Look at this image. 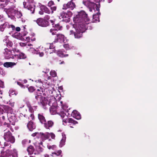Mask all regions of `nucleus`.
Returning a JSON list of instances; mask_svg holds the SVG:
<instances>
[{"label":"nucleus","instance_id":"obj_1","mask_svg":"<svg viewBox=\"0 0 157 157\" xmlns=\"http://www.w3.org/2000/svg\"><path fill=\"white\" fill-rule=\"evenodd\" d=\"M76 23L73 25V29L70 31V35L74 34L75 38L82 37V33L87 29V25L89 23V19L87 14L84 11L79 12L73 19Z\"/></svg>","mask_w":157,"mask_h":157},{"label":"nucleus","instance_id":"obj_2","mask_svg":"<svg viewBox=\"0 0 157 157\" xmlns=\"http://www.w3.org/2000/svg\"><path fill=\"white\" fill-rule=\"evenodd\" d=\"M37 103L42 106L44 109L50 108V112L52 115L57 113V103L54 98L50 99L49 101L46 98L41 95L36 94L35 97Z\"/></svg>","mask_w":157,"mask_h":157},{"label":"nucleus","instance_id":"obj_3","mask_svg":"<svg viewBox=\"0 0 157 157\" xmlns=\"http://www.w3.org/2000/svg\"><path fill=\"white\" fill-rule=\"evenodd\" d=\"M83 4L89 9L90 11L94 10L96 13L93 15V19L95 21L99 22V16L101 13L99 12V6H98V4L89 1H84Z\"/></svg>","mask_w":157,"mask_h":157},{"label":"nucleus","instance_id":"obj_4","mask_svg":"<svg viewBox=\"0 0 157 157\" xmlns=\"http://www.w3.org/2000/svg\"><path fill=\"white\" fill-rule=\"evenodd\" d=\"M4 54L5 58L6 59H14L15 60V58H14L15 55H13L12 54V52L13 51L14 53L15 52H19V50L15 48H13L11 50H9L7 48H6L4 49Z\"/></svg>","mask_w":157,"mask_h":157},{"label":"nucleus","instance_id":"obj_5","mask_svg":"<svg viewBox=\"0 0 157 157\" xmlns=\"http://www.w3.org/2000/svg\"><path fill=\"white\" fill-rule=\"evenodd\" d=\"M1 154L0 157H17V152L15 149L13 150V152L10 150H7L5 151L2 150Z\"/></svg>","mask_w":157,"mask_h":157},{"label":"nucleus","instance_id":"obj_6","mask_svg":"<svg viewBox=\"0 0 157 157\" xmlns=\"http://www.w3.org/2000/svg\"><path fill=\"white\" fill-rule=\"evenodd\" d=\"M67 13L63 11L61 13L59 18L60 19H62L63 21L68 22L70 21V17L72 16V13L71 11H68Z\"/></svg>","mask_w":157,"mask_h":157},{"label":"nucleus","instance_id":"obj_7","mask_svg":"<svg viewBox=\"0 0 157 157\" xmlns=\"http://www.w3.org/2000/svg\"><path fill=\"white\" fill-rule=\"evenodd\" d=\"M15 6H12L11 7L8 9H6V12L7 14L9 17L12 19H14V15L16 13L17 9H15Z\"/></svg>","mask_w":157,"mask_h":157},{"label":"nucleus","instance_id":"obj_8","mask_svg":"<svg viewBox=\"0 0 157 157\" xmlns=\"http://www.w3.org/2000/svg\"><path fill=\"white\" fill-rule=\"evenodd\" d=\"M4 138L6 141L10 142L12 144L15 141L14 137L12 135V133L9 131L4 132Z\"/></svg>","mask_w":157,"mask_h":157},{"label":"nucleus","instance_id":"obj_9","mask_svg":"<svg viewBox=\"0 0 157 157\" xmlns=\"http://www.w3.org/2000/svg\"><path fill=\"white\" fill-rule=\"evenodd\" d=\"M38 25L42 27H46L49 25V23L45 18H39L35 21Z\"/></svg>","mask_w":157,"mask_h":157},{"label":"nucleus","instance_id":"obj_10","mask_svg":"<svg viewBox=\"0 0 157 157\" xmlns=\"http://www.w3.org/2000/svg\"><path fill=\"white\" fill-rule=\"evenodd\" d=\"M8 118V120L10 123L12 125H14L15 123L17 121L16 115L15 113H9L7 114Z\"/></svg>","mask_w":157,"mask_h":157},{"label":"nucleus","instance_id":"obj_11","mask_svg":"<svg viewBox=\"0 0 157 157\" xmlns=\"http://www.w3.org/2000/svg\"><path fill=\"white\" fill-rule=\"evenodd\" d=\"M73 0L68 2L67 4H64L63 5V9L66 10L69 9L71 10H73L75 7V5L74 2H73Z\"/></svg>","mask_w":157,"mask_h":157},{"label":"nucleus","instance_id":"obj_12","mask_svg":"<svg viewBox=\"0 0 157 157\" xmlns=\"http://www.w3.org/2000/svg\"><path fill=\"white\" fill-rule=\"evenodd\" d=\"M7 28H11L12 30H14L15 29V26L12 25H9L8 22H4L0 25V31L3 32L5 29Z\"/></svg>","mask_w":157,"mask_h":157},{"label":"nucleus","instance_id":"obj_13","mask_svg":"<svg viewBox=\"0 0 157 157\" xmlns=\"http://www.w3.org/2000/svg\"><path fill=\"white\" fill-rule=\"evenodd\" d=\"M24 8L27 9L30 13L33 14L34 13L35 10V6L34 5H30L28 6L27 5V2H24L23 3Z\"/></svg>","mask_w":157,"mask_h":157},{"label":"nucleus","instance_id":"obj_14","mask_svg":"<svg viewBox=\"0 0 157 157\" xmlns=\"http://www.w3.org/2000/svg\"><path fill=\"white\" fill-rule=\"evenodd\" d=\"M19 54H15V56L14 58H15V60H16L17 62V60L19 59H25L26 58V56L24 53L19 52Z\"/></svg>","mask_w":157,"mask_h":157},{"label":"nucleus","instance_id":"obj_15","mask_svg":"<svg viewBox=\"0 0 157 157\" xmlns=\"http://www.w3.org/2000/svg\"><path fill=\"white\" fill-rule=\"evenodd\" d=\"M62 138L60 141L59 144V147H62L65 145L66 138V135L64 133H62Z\"/></svg>","mask_w":157,"mask_h":157},{"label":"nucleus","instance_id":"obj_16","mask_svg":"<svg viewBox=\"0 0 157 157\" xmlns=\"http://www.w3.org/2000/svg\"><path fill=\"white\" fill-rule=\"evenodd\" d=\"M50 136V133L46 132L44 133L40 132L39 138H41L43 140L48 139Z\"/></svg>","mask_w":157,"mask_h":157},{"label":"nucleus","instance_id":"obj_17","mask_svg":"<svg viewBox=\"0 0 157 157\" xmlns=\"http://www.w3.org/2000/svg\"><path fill=\"white\" fill-rule=\"evenodd\" d=\"M63 121L65 123L67 122H68L71 124H70V125L71 124H72V125H74L78 123V122L74 120L71 118H65L64 119H63Z\"/></svg>","mask_w":157,"mask_h":157},{"label":"nucleus","instance_id":"obj_18","mask_svg":"<svg viewBox=\"0 0 157 157\" xmlns=\"http://www.w3.org/2000/svg\"><path fill=\"white\" fill-rule=\"evenodd\" d=\"M46 50V48L40 46L37 49L36 54H39L40 56L42 57L44 55L43 51Z\"/></svg>","mask_w":157,"mask_h":157},{"label":"nucleus","instance_id":"obj_19","mask_svg":"<svg viewBox=\"0 0 157 157\" xmlns=\"http://www.w3.org/2000/svg\"><path fill=\"white\" fill-rule=\"evenodd\" d=\"M71 116L73 117L77 120L81 119V116L80 113L77 111L73 110L71 113Z\"/></svg>","mask_w":157,"mask_h":157},{"label":"nucleus","instance_id":"obj_20","mask_svg":"<svg viewBox=\"0 0 157 157\" xmlns=\"http://www.w3.org/2000/svg\"><path fill=\"white\" fill-rule=\"evenodd\" d=\"M17 63V62H6L3 64V66L4 67L6 68L13 67L14 66L16 65Z\"/></svg>","mask_w":157,"mask_h":157},{"label":"nucleus","instance_id":"obj_21","mask_svg":"<svg viewBox=\"0 0 157 157\" xmlns=\"http://www.w3.org/2000/svg\"><path fill=\"white\" fill-rule=\"evenodd\" d=\"M53 124V122L51 121H48L47 122H45L43 124L45 128L46 129H49V128L52 127Z\"/></svg>","mask_w":157,"mask_h":157},{"label":"nucleus","instance_id":"obj_22","mask_svg":"<svg viewBox=\"0 0 157 157\" xmlns=\"http://www.w3.org/2000/svg\"><path fill=\"white\" fill-rule=\"evenodd\" d=\"M4 111L7 112V114L13 113L12 108L8 106L4 105Z\"/></svg>","mask_w":157,"mask_h":157},{"label":"nucleus","instance_id":"obj_23","mask_svg":"<svg viewBox=\"0 0 157 157\" xmlns=\"http://www.w3.org/2000/svg\"><path fill=\"white\" fill-rule=\"evenodd\" d=\"M27 127L30 131H32L36 128L35 125L33 122L30 121L27 124Z\"/></svg>","mask_w":157,"mask_h":157},{"label":"nucleus","instance_id":"obj_24","mask_svg":"<svg viewBox=\"0 0 157 157\" xmlns=\"http://www.w3.org/2000/svg\"><path fill=\"white\" fill-rule=\"evenodd\" d=\"M57 39L59 40L60 42L62 43L64 42L65 40V37L64 35L62 34H57Z\"/></svg>","mask_w":157,"mask_h":157},{"label":"nucleus","instance_id":"obj_25","mask_svg":"<svg viewBox=\"0 0 157 157\" xmlns=\"http://www.w3.org/2000/svg\"><path fill=\"white\" fill-rule=\"evenodd\" d=\"M56 42L54 41L53 43L50 44H47V45L48 46H49V48H47V49H46V50H48L47 51V52L48 53H49L50 54L52 52H51V51L50 50L54 49L55 48V46L54 45V44H55Z\"/></svg>","mask_w":157,"mask_h":157},{"label":"nucleus","instance_id":"obj_26","mask_svg":"<svg viewBox=\"0 0 157 157\" xmlns=\"http://www.w3.org/2000/svg\"><path fill=\"white\" fill-rule=\"evenodd\" d=\"M27 106L29 108V111L31 113H33L34 111L36 110L37 107V105L32 106L30 104H27Z\"/></svg>","mask_w":157,"mask_h":157},{"label":"nucleus","instance_id":"obj_27","mask_svg":"<svg viewBox=\"0 0 157 157\" xmlns=\"http://www.w3.org/2000/svg\"><path fill=\"white\" fill-rule=\"evenodd\" d=\"M60 103L61 104V106H62V108L63 109V110H64L65 112H66V117L67 118L69 117V114L68 113V109H66L67 108V105H63V101H60Z\"/></svg>","mask_w":157,"mask_h":157},{"label":"nucleus","instance_id":"obj_28","mask_svg":"<svg viewBox=\"0 0 157 157\" xmlns=\"http://www.w3.org/2000/svg\"><path fill=\"white\" fill-rule=\"evenodd\" d=\"M38 118L41 123L43 124L45 122H46L45 117L42 114H39L38 115Z\"/></svg>","mask_w":157,"mask_h":157},{"label":"nucleus","instance_id":"obj_29","mask_svg":"<svg viewBox=\"0 0 157 157\" xmlns=\"http://www.w3.org/2000/svg\"><path fill=\"white\" fill-rule=\"evenodd\" d=\"M27 82V80L26 79H24L23 81L20 79L19 80V81L17 82V84L21 87L25 88V86L22 84V83H26Z\"/></svg>","mask_w":157,"mask_h":157},{"label":"nucleus","instance_id":"obj_30","mask_svg":"<svg viewBox=\"0 0 157 157\" xmlns=\"http://www.w3.org/2000/svg\"><path fill=\"white\" fill-rule=\"evenodd\" d=\"M34 151V148L33 146L30 145L29 147L27 149V151L29 155L32 154Z\"/></svg>","mask_w":157,"mask_h":157},{"label":"nucleus","instance_id":"obj_31","mask_svg":"<svg viewBox=\"0 0 157 157\" xmlns=\"http://www.w3.org/2000/svg\"><path fill=\"white\" fill-rule=\"evenodd\" d=\"M61 150H59L57 151L56 152L52 153L51 155L53 157H56L59 155L60 154H61Z\"/></svg>","mask_w":157,"mask_h":157},{"label":"nucleus","instance_id":"obj_32","mask_svg":"<svg viewBox=\"0 0 157 157\" xmlns=\"http://www.w3.org/2000/svg\"><path fill=\"white\" fill-rule=\"evenodd\" d=\"M3 123V125L5 126L6 125L7 127L8 128H10V124L8 123H7L6 122H4L2 120L1 118V117L0 118V126H1Z\"/></svg>","mask_w":157,"mask_h":157},{"label":"nucleus","instance_id":"obj_33","mask_svg":"<svg viewBox=\"0 0 157 157\" xmlns=\"http://www.w3.org/2000/svg\"><path fill=\"white\" fill-rule=\"evenodd\" d=\"M42 9L46 13L49 14L51 13V10L45 6H42Z\"/></svg>","mask_w":157,"mask_h":157},{"label":"nucleus","instance_id":"obj_34","mask_svg":"<svg viewBox=\"0 0 157 157\" xmlns=\"http://www.w3.org/2000/svg\"><path fill=\"white\" fill-rule=\"evenodd\" d=\"M22 16V14L20 11H18L17 10L16 11V13H15L14 17H16L17 18H20Z\"/></svg>","mask_w":157,"mask_h":157},{"label":"nucleus","instance_id":"obj_35","mask_svg":"<svg viewBox=\"0 0 157 157\" xmlns=\"http://www.w3.org/2000/svg\"><path fill=\"white\" fill-rule=\"evenodd\" d=\"M53 27L57 31L61 30L62 29V26H60L59 24H56L55 25H53Z\"/></svg>","mask_w":157,"mask_h":157},{"label":"nucleus","instance_id":"obj_36","mask_svg":"<svg viewBox=\"0 0 157 157\" xmlns=\"http://www.w3.org/2000/svg\"><path fill=\"white\" fill-rule=\"evenodd\" d=\"M28 50L29 52L32 53L33 54H36V53L37 52V50L33 48H29L28 49Z\"/></svg>","mask_w":157,"mask_h":157},{"label":"nucleus","instance_id":"obj_37","mask_svg":"<svg viewBox=\"0 0 157 157\" xmlns=\"http://www.w3.org/2000/svg\"><path fill=\"white\" fill-rule=\"evenodd\" d=\"M6 46L8 47H12L13 45V42L10 40H9L6 42Z\"/></svg>","mask_w":157,"mask_h":157},{"label":"nucleus","instance_id":"obj_38","mask_svg":"<svg viewBox=\"0 0 157 157\" xmlns=\"http://www.w3.org/2000/svg\"><path fill=\"white\" fill-rule=\"evenodd\" d=\"M21 47L26 46V47H28V46H32V44H25L23 43H19Z\"/></svg>","mask_w":157,"mask_h":157},{"label":"nucleus","instance_id":"obj_39","mask_svg":"<svg viewBox=\"0 0 157 157\" xmlns=\"http://www.w3.org/2000/svg\"><path fill=\"white\" fill-rule=\"evenodd\" d=\"M17 94V93L13 90L11 89L10 90L9 92V95L11 96L12 95L15 94V95Z\"/></svg>","mask_w":157,"mask_h":157},{"label":"nucleus","instance_id":"obj_40","mask_svg":"<svg viewBox=\"0 0 157 157\" xmlns=\"http://www.w3.org/2000/svg\"><path fill=\"white\" fill-rule=\"evenodd\" d=\"M57 55L60 57H63V53L62 50H59L57 51Z\"/></svg>","mask_w":157,"mask_h":157},{"label":"nucleus","instance_id":"obj_41","mask_svg":"<svg viewBox=\"0 0 157 157\" xmlns=\"http://www.w3.org/2000/svg\"><path fill=\"white\" fill-rule=\"evenodd\" d=\"M50 73L51 76L53 77H55L56 76V73L55 71L52 70Z\"/></svg>","mask_w":157,"mask_h":157},{"label":"nucleus","instance_id":"obj_42","mask_svg":"<svg viewBox=\"0 0 157 157\" xmlns=\"http://www.w3.org/2000/svg\"><path fill=\"white\" fill-rule=\"evenodd\" d=\"M4 112V105H0V114H3Z\"/></svg>","mask_w":157,"mask_h":157},{"label":"nucleus","instance_id":"obj_43","mask_svg":"<svg viewBox=\"0 0 157 157\" xmlns=\"http://www.w3.org/2000/svg\"><path fill=\"white\" fill-rule=\"evenodd\" d=\"M57 31L55 29H52L50 30V32L51 33L52 35H55L56 33V31Z\"/></svg>","mask_w":157,"mask_h":157},{"label":"nucleus","instance_id":"obj_44","mask_svg":"<svg viewBox=\"0 0 157 157\" xmlns=\"http://www.w3.org/2000/svg\"><path fill=\"white\" fill-rule=\"evenodd\" d=\"M63 46L67 50H69L71 48L68 44H65L63 45Z\"/></svg>","mask_w":157,"mask_h":157},{"label":"nucleus","instance_id":"obj_45","mask_svg":"<svg viewBox=\"0 0 157 157\" xmlns=\"http://www.w3.org/2000/svg\"><path fill=\"white\" fill-rule=\"evenodd\" d=\"M50 8L51 10V13H53V11H54L56 10V7L53 5Z\"/></svg>","mask_w":157,"mask_h":157},{"label":"nucleus","instance_id":"obj_46","mask_svg":"<svg viewBox=\"0 0 157 157\" xmlns=\"http://www.w3.org/2000/svg\"><path fill=\"white\" fill-rule=\"evenodd\" d=\"M59 115L62 117H64L65 116H66V113L64 111H61L59 113Z\"/></svg>","mask_w":157,"mask_h":157},{"label":"nucleus","instance_id":"obj_47","mask_svg":"<svg viewBox=\"0 0 157 157\" xmlns=\"http://www.w3.org/2000/svg\"><path fill=\"white\" fill-rule=\"evenodd\" d=\"M28 89L30 92H33L35 90L34 87L33 86H30L28 88Z\"/></svg>","mask_w":157,"mask_h":157},{"label":"nucleus","instance_id":"obj_48","mask_svg":"<svg viewBox=\"0 0 157 157\" xmlns=\"http://www.w3.org/2000/svg\"><path fill=\"white\" fill-rule=\"evenodd\" d=\"M54 2L52 1H50L48 2V6L49 7H51L54 5Z\"/></svg>","mask_w":157,"mask_h":157},{"label":"nucleus","instance_id":"obj_49","mask_svg":"<svg viewBox=\"0 0 157 157\" xmlns=\"http://www.w3.org/2000/svg\"><path fill=\"white\" fill-rule=\"evenodd\" d=\"M34 119V115L32 113H31L30 114L29 116V119L30 121H31L32 120H33Z\"/></svg>","mask_w":157,"mask_h":157},{"label":"nucleus","instance_id":"obj_50","mask_svg":"<svg viewBox=\"0 0 157 157\" xmlns=\"http://www.w3.org/2000/svg\"><path fill=\"white\" fill-rule=\"evenodd\" d=\"M32 136H36L37 137L39 138V132H35L33 133L32 134Z\"/></svg>","mask_w":157,"mask_h":157},{"label":"nucleus","instance_id":"obj_51","mask_svg":"<svg viewBox=\"0 0 157 157\" xmlns=\"http://www.w3.org/2000/svg\"><path fill=\"white\" fill-rule=\"evenodd\" d=\"M9 40L8 39V37L7 36H6L4 38L3 41L6 43V42Z\"/></svg>","mask_w":157,"mask_h":157},{"label":"nucleus","instance_id":"obj_52","mask_svg":"<svg viewBox=\"0 0 157 157\" xmlns=\"http://www.w3.org/2000/svg\"><path fill=\"white\" fill-rule=\"evenodd\" d=\"M0 75H5V72L0 67Z\"/></svg>","mask_w":157,"mask_h":157},{"label":"nucleus","instance_id":"obj_53","mask_svg":"<svg viewBox=\"0 0 157 157\" xmlns=\"http://www.w3.org/2000/svg\"><path fill=\"white\" fill-rule=\"evenodd\" d=\"M49 71V70L48 69H44L43 70L42 72L45 74H47L48 73Z\"/></svg>","mask_w":157,"mask_h":157},{"label":"nucleus","instance_id":"obj_54","mask_svg":"<svg viewBox=\"0 0 157 157\" xmlns=\"http://www.w3.org/2000/svg\"><path fill=\"white\" fill-rule=\"evenodd\" d=\"M50 136H51V138L52 139H54L55 137V135L53 133H50Z\"/></svg>","mask_w":157,"mask_h":157},{"label":"nucleus","instance_id":"obj_55","mask_svg":"<svg viewBox=\"0 0 157 157\" xmlns=\"http://www.w3.org/2000/svg\"><path fill=\"white\" fill-rule=\"evenodd\" d=\"M28 141L26 140H23L22 141V144L24 146L27 143Z\"/></svg>","mask_w":157,"mask_h":157},{"label":"nucleus","instance_id":"obj_56","mask_svg":"<svg viewBox=\"0 0 157 157\" xmlns=\"http://www.w3.org/2000/svg\"><path fill=\"white\" fill-rule=\"evenodd\" d=\"M3 22L4 23L5 22L4 20V18L2 16L0 15V22Z\"/></svg>","mask_w":157,"mask_h":157},{"label":"nucleus","instance_id":"obj_57","mask_svg":"<svg viewBox=\"0 0 157 157\" xmlns=\"http://www.w3.org/2000/svg\"><path fill=\"white\" fill-rule=\"evenodd\" d=\"M37 149L40 152H42L43 150V148L40 146L37 147Z\"/></svg>","mask_w":157,"mask_h":157},{"label":"nucleus","instance_id":"obj_58","mask_svg":"<svg viewBox=\"0 0 157 157\" xmlns=\"http://www.w3.org/2000/svg\"><path fill=\"white\" fill-rule=\"evenodd\" d=\"M36 82L37 83H40L41 84H43V83L42 82V81L41 79H38L37 80H36Z\"/></svg>","mask_w":157,"mask_h":157},{"label":"nucleus","instance_id":"obj_59","mask_svg":"<svg viewBox=\"0 0 157 157\" xmlns=\"http://www.w3.org/2000/svg\"><path fill=\"white\" fill-rule=\"evenodd\" d=\"M47 21L48 20H49L50 18V17L49 16L47 15L45 17H44V18Z\"/></svg>","mask_w":157,"mask_h":157},{"label":"nucleus","instance_id":"obj_60","mask_svg":"<svg viewBox=\"0 0 157 157\" xmlns=\"http://www.w3.org/2000/svg\"><path fill=\"white\" fill-rule=\"evenodd\" d=\"M20 29H21L19 27H17L16 28V31L17 32L19 31L20 30Z\"/></svg>","mask_w":157,"mask_h":157},{"label":"nucleus","instance_id":"obj_61","mask_svg":"<svg viewBox=\"0 0 157 157\" xmlns=\"http://www.w3.org/2000/svg\"><path fill=\"white\" fill-rule=\"evenodd\" d=\"M1 118L2 120L3 121L5 122V117L4 116H2L1 117Z\"/></svg>","mask_w":157,"mask_h":157},{"label":"nucleus","instance_id":"obj_62","mask_svg":"<svg viewBox=\"0 0 157 157\" xmlns=\"http://www.w3.org/2000/svg\"><path fill=\"white\" fill-rule=\"evenodd\" d=\"M9 104L11 107H13L14 105V103L13 102H10Z\"/></svg>","mask_w":157,"mask_h":157},{"label":"nucleus","instance_id":"obj_63","mask_svg":"<svg viewBox=\"0 0 157 157\" xmlns=\"http://www.w3.org/2000/svg\"><path fill=\"white\" fill-rule=\"evenodd\" d=\"M28 1L29 3H32L33 2L34 0H28Z\"/></svg>","mask_w":157,"mask_h":157},{"label":"nucleus","instance_id":"obj_64","mask_svg":"<svg viewBox=\"0 0 157 157\" xmlns=\"http://www.w3.org/2000/svg\"><path fill=\"white\" fill-rule=\"evenodd\" d=\"M56 147V146L55 145H53L51 146V149H54Z\"/></svg>","mask_w":157,"mask_h":157}]
</instances>
